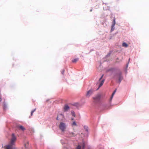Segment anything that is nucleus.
Returning a JSON list of instances; mask_svg holds the SVG:
<instances>
[{
    "mask_svg": "<svg viewBox=\"0 0 149 149\" xmlns=\"http://www.w3.org/2000/svg\"><path fill=\"white\" fill-rule=\"evenodd\" d=\"M122 46L123 47H127L128 46V45L125 42H123L122 44Z\"/></svg>",
    "mask_w": 149,
    "mask_h": 149,
    "instance_id": "nucleus-15",
    "label": "nucleus"
},
{
    "mask_svg": "<svg viewBox=\"0 0 149 149\" xmlns=\"http://www.w3.org/2000/svg\"><path fill=\"white\" fill-rule=\"evenodd\" d=\"M115 20H116V19H115V17H114L113 18V22H112V24L111 25V31H113L114 29V26H115V25L116 24Z\"/></svg>",
    "mask_w": 149,
    "mask_h": 149,
    "instance_id": "nucleus-4",
    "label": "nucleus"
},
{
    "mask_svg": "<svg viewBox=\"0 0 149 149\" xmlns=\"http://www.w3.org/2000/svg\"><path fill=\"white\" fill-rule=\"evenodd\" d=\"M101 95L100 94H97L95 97L93 98V102L95 103L99 102L100 100Z\"/></svg>",
    "mask_w": 149,
    "mask_h": 149,
    "instance_id": "nucleus-3",
    "label": "nucleus"
},
{
    "mask_svg": "<svg viewBox=\"0 0 149 149\" xmlns=\"http://www.w3.org/2000/svg\"><path fill=\"white\" fill-rule=\"evenodd\" d=\"M72 114L74 116H75V112H72Z\"/></svg>",
    "mask_w": 149,
    "mask_h": 149,
    "instance_id": "nucleus-18",
    "label": "nucleus"
},
{
    "mask_svg": "<svg viewBox=\"0 0 149 149\" xmlns=\"http://www.w3.org/2000/svg\"><path fill=\"white\" fill-rule=\"evenodd\" d=\"M69 107L67 104H65L64 107V109L65 111H68L70 109Z\"/></svg>",
    "mask_w": 149,
    "mask_h": 149,
    "instance_id": "nucleus-7",
    "label": "nucleus"
},
{
    "mask_svg": "<svg viewBox=\"0 0 149 149\" xmlns=\"http://www.w3.org/2000/svg\"><path fill=\"white\" fill-rule=\"evenodd\" d=\"M81 148L82 149L84 148V145L83 143L82 144L81 146L80 145H78L77 147V149H81Z\"/></svg>",
    "mask_w": 149,
    "mask_h": 149,
    "instance_id": "nucleus-9",
    "label": "nucleus"
},
{
    "mask_svg": "<svg viewBox=\"0 0 149 149\" xmlns=\"http://www.w3.org/2000/svg\"><path fill=\"white\" fill-rule=\"evenodd\" d=\"M104 76V75L103 74L102 76L100 78V79H99V81H100V80H101V79L102 78L103 76Z\"/></svg>",
    "mask_w": 149,
    "mask_h": 149,
    "instance_id": "nucleus-19",
    "label": "nucleus"
},
{
    "mask_svg": "<svg viewBox=\"0 0 149 149\" xmlns=\"http://www.w3.org/2000/svg\"><path fill=\"white\" fill-rule=\"evenodd\" d=\"M86 130V131L87 132H88V130H87V129Z\"/></svg>",
    "mask_w": 149,
    "mask_h": 149,
    "instance_id": "nucleus-27",
    "label": "nucleus"
},
{
    "mask_svg": "<svg viewBox=\"0 0 149 149\" xmlns=\"http://www.w3.org/2000/svg\"><path fill=\"white\" fill-rule=\"evenodd\" d=\"M111 70H112V69L109 70H108L107 71V72Z\"/></svg>",
    "mask_w": 149,
    "mask_h": 149,
    "instance_id": "nucleus-24",
    "label": "nucleus"
},
{
    "mask_svg": "<svg viewBox=\"0 0 149 149\" xmlns=\"http://www.w3.org/2000/svg\"><path fill=\"white\" fill-rule=\"evenodd\" d=\"M64 70H63L61 72V73H62V74H63L64 73Z\"/></svg>",
    "mask_w": 149,
    "mask_h": 149,
    "instance_id": "nucleus-21",
    "label": "nucleus"
},
{
    "mask_svg": "<svg viewBox=\"0 0 149 149\" xmlns=\"http://www.w3.org/2000/svg\"><path fill=\"white\" fill-rule=\"evenodd\" d=\"M64 118L63 115L62 114H60L58 115L57 117V120H62Z\"/></svg>",
    "mask_w": 149,
    "mask_h": 149,
    "instance_id": "nucleus-5",
    "label": "nucleus"
},
{
    "mask_svg": "<svg viewBox=\"0 0 149 149\" xmlns=\"http://www.w3.org/2000/svg\"><path fill=\"white\" fill-rule=\"evenodd\" d=\"M19 127L22 131H24L25 130L24 127L22 125L19 126Z\"/></svg>",
    "mask_w": 149,
    "mask_h": 149,
    "instance_id": "nucleus-13",
    "label": "nucleus"
},
{
    "mask_svg": "<svg viewBox=\"0 0 149 149\" xmlns=\"http://www.w3.org/2000/svg\"><path fill=\"white\" fill-rule=\"evenodd\" d=\"M93 91L92 89H90L88 91L86 94V96L89 97L90 95L92 93Z\"/></svg>",
    "mask_w": 149,
    "mask_h": 149,
    "instance_id": "nucleus-6",
    "label": "nucleus"
},
{
    "mask_svg": "<svg viewBox=\"0 0 149 149\" xmlns=\"http://www.w3.org/2000/svg\"><path fill=\"white\" fill-rule=\"evenodd\" d=\"M123 77L121 76V74H120L119 75V80L120 82L121 81Z\"/></svg>",
    "mask_w": 149,
    "mask_h": 149,
    "instance_id": "nucleus-14",
    "label": "nucleus"
},
{
    "mask_svg": "<svg viewBox=\"0 0 149 149\" xmlns=\"http://www.w3.org/2000/svg\"><path fill=\"white\" fill-rule=\"evenodd\" d=\"M59 128L62 132H64L66 128L65 124L63 122L60 123L59 125Z\"/></svg>",
    "mask_w": 149,
    "mask_h": 149,
    "instance_id": "nucleus-2",
    "label": "nucleus"
},
{
    "mask_svg": "<svg viewBox=\"0 0 149 149\" xmlns=\"http://www.w3.org/2000/svg\"><path fill=\"white\" fill-rule=\"evenodd\" d=\"M25 146L26 147V145H25Z\"/></svg>",
    "mask_w": 149,
    "mask_h": 149,
    "instance_id": "nucleus-28",
    "label": "nucleus"
},
{
    "mask_svg": "<svg viewBox=\"0 0 149 149\" xmlns=\"http://www.w3.org/2000/svg\"><path fill=\"white\" fill-rule=\"evenodd\" d=\"M33 113V112H31V116L32 115V113Z\"/></svg>",
    "mask_w": 149,
    "mask_h": 149,
    "instance_id": "nucleus-25",
    "label": "nucleus"
},
{
    "mask_svg": "<svg viewBox=\"0 0 149 149\" xmlns=\"http://www.w3.org/2000/svg\"><path fill=\"white\" fill-rule=\"evenodd\" d=\"M113 96L112 95H111V98H110V101H111L112 100V98H113Z\"/></svg>",
    "mask_w": 149,
    "mask_h": 149,
    "instance_id": "nucleus-20",
    "label": "nucleus"
},
{
    "mask_svg": "<svg viewBox=\"0 0 149 149\" xmlns=\"http://www.w3.org/2000/svg\"><path fill=\"white\" fill-rule=\"evenodd\" d=\"M116 89H115V90L114 91V92L112 93V95L113 96L114 95L116 91Z\"/></svg>",
    "mask_w": 149,
    "mask_h": 149,
    "instance_id": "nucleus-17",
    "label": "nucleus"
},
{
    "mask_svg": "<svg viewBox=\"0 0 149 149\" xmlns=\"http://www.w3.org/2000/svg\"><path fill=\"white\" fill-rule=\"evenodd\" d=\"M92 11V10H90V11Z\"/></svg>",
    "mask_w": 149,
    "mask_h": 149,
    "instance_id": "nucleus-29",
    "label": "nucleus"
},
{
    "mask_svg": "<svg viewBox=\"0 0 149 149\" xmlns=\"http://www.w3.org/2000/svg\"><path fill=\"white\" fill-rule=\"evenodd\" d=\"M72 126H77V125L75 121H74L71 124Z\"/></svg>",
    "mask_w": 149,
    "mask_h": 149,
    "instance_id": "nucleus-16",
    "label": "nucleus"
},
{
    "mask_svg": "<svg viewBox=\"0 0 149 149\" xmlns=\"http://www.w3.org/2000/svg\"><path fill=\"white\" fill-rule=\"evenodd\" d=\"M35 110H36V109H34V110H33L31 112H34V111H35Z\"/></svg>",
    "mask_w": 149,
    "mask_h": 149,
    "instance_id": "nucleus-23",
    "label": "nucleus"
},
{
    "mask_svg": "<svg viewBox=\"0 0 149 149\" xmlns=\"http://www.w3.org/2000/svg\"><path fill=\"white\" fill-rule=\"evenodd\" d=\"M104 80H102L101 81H100V84H99V87L97 89H97H98L99 88L101 87V86L103 84V83H104Z\"/></svg>",
    "mask_w": 149,
    "mask_h": 149,
    "instance_id": "nucleus-10",
    "label": "nucleus"
},
{
    "mask_svg": "<svg viewBox=\"0 0 149 149\" xmlns=\"http://www.w3.org/2000/svg\"><path fill=\"white\" fill-rule=\"evenodd\" d=\"M68 134L70 137H73L75 136L76 135L73 132H69Z\"/></svg>",
    "mask_w": 149,
    "mask_h": 149,
    "instance_id": "nucleus-8",
    "label": "nucleus"
},
{
    "mask_svg": "<svg viewBox=\"0 0 149 149\" xmlns=\"http://www.w3.org/2000/svg\"><path fill=\"white\" fill-rule=\"evenodd\" d=\"M3 107L4 110L5 111V109L7 107V105L5 102H3Z\"/></svg>",
    "mask_w": 149,
    "mask_h": 149,
    "instance_id": "nucleus-11",
    "label": "nucleus"
},
{
    "mask_svg": "<svg viewBox=\"0 0 149 149\" xmlns=\"http://www.w3.org/2000/svg\"><path fill=\"white\" fill-rule=\"evenodd\" d=\"M16 140V138L14 134L12 135V137L9 145L6 146V149H15L13 146H15V142Z\"/></svg>",
    "mask_w": 149,
    "mask_h": 149,
    "instance_id": "nucleus-1",
    "label": "nucleus"
},
{
    "mask_svg": "<svg viewBox=\"0 0 149 149\" xmlns=\"http://www.w3.org/2000/svg\"><path fill=\"white\" fill-rule=\"evenodd\" d=\"M2 99L1 98V96L0 95V102L1 101Z\"/></svg>",
    "mask_w": 149,
    "mask_h": 149,
    "instance_id": "nucleus-22",
    "label": "nucleus"
},
{
    "mask_svg": "<svg viewBox=\"0 0 149 149\" xmlns=\"http://www.w3.org/2000/svg\"><path fill=\"white\" fill-rule=\"evenodd\" d=\"M71 119H72V120H73V118H72Z\"/></svg>",
    "mask_w": 149,
    "mask_h": 149,
    "instance_id": "nucleus-26",
    "label": "nucleus"
},
{
    "mask_svg": "<svg viewBox=\"0 0 149 149\" xmlns=\"http://www.w3.org/2000/svg\"><path fill=\"white\" fill-rule=\"evenodd\" d=\"M78 58H75L72 60V62L73 63H76L78 60Z\"/></svg>",
    "mask_w": 149,
    "mask_h": 149,
    "instance_id": "nucleus-12",
    "label": "nucleus"
}]
</instances>
